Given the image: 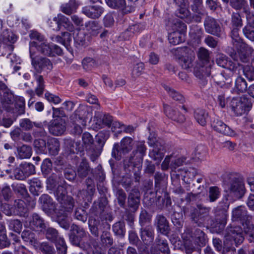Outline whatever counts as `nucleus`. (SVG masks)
<instances>
[{
  "mask_svg": "<svg viewBox=\"0 0 254 254\" xmlns=\"http://www.w3.org/2000/svg\"><path fill=\"white\" fill-rule=\"evenodd\" d=\"M29 36L33 40V41L37 43V45L33 47V53H34V49L36 48L42 54L48 56L53 57L62 55L63 51L59 46L46 43L44 37L37 31H31Z\"/></svg>",
  "mask_w": 254,
  "mask_h": 254,
  "instance_id": "1",
  "label": "nucleus"
},
{
  "mask_svg": "<svg viewBox=\"0 0 254 254\" xmlns=\"http://www.w3.org/2000/svg\"><path fill=\"white\" fill-rule=\"evenodd\" d=\"M209 210V208L197 205L196 207L190 209V217L191 221L200 227L208 226L210 220Z\"/></svg>",
  "mask_w": 254,
  "mask_h": 254,
  "instance_id": "2",
  "label": "nucleus"
},
{
  "mask_svg": "<svg viewBox=\"0 0 254 254\" xmlns=\"http://www.w3.org/2000/svg\"><path fill=\"white\" fill-rule=\"evenodd\" d=\"M36 45L37 43L35 41L30 42L29 52L32 65L38 73H41L43 71L48 72L53 68V64L50 60L47 58L34 56V53H33V47Z\"/></svg>",
  "mask_w": 254,
  "mask_h": 254,
  "instance_id": "3",
  "label": "nucleus"
},
{
  "mask_svg": "<svg viewBox=\"0 0 254 254\" xmlns=\"http://www.w3.org/2000/svg\"><path fill=\"white\" fill-rule=\"evenodd\" d=\"M3 107L7 111H10L15 107V111L17 115L24 113L25 100L23 97H17L14 99L12 94L7 93L4 95L1 101Z\"/></svg>",
  "mask_w": 254,
  "mask_h": 254,
  "instance_id": "4",
  "label": "nucleus"
},
{
  "mask_svg": "<svg viewBox=\"0 0 254 254\" xmlns=\"http://www.w3.org/2000/svg\"><path fill=\"white\" fill-rule=\"evenodd\" d=\"M186 29V24L180 21L177 20L172 24L170 28L168 29L169 42L174 45H176L184 41V32Z\"/></svg>",
  "mask_w": 254,
  "mask_h": 254,
  "instance_id": "5",
  "label": "nucleus"
},
{
  "mask_svg": "<svg viewBox=\"0 0 254 254\" xmlns=\"http://www.w3.org/2000/svg\"><path fill=\"white\" fill-rule=\"evenodd\" d=\"M66 193L65 185H59L54 192L57 200L61 204L62 207L68 212L73 208L74 201L71 196L66 195Z\"/></svg>",
  "mask_w": 254,
  "mask_h": 254,
  "instance_id": "6",
  "label": "nucleus"
},
{
  "mask_svg": "<svg viewBox=\"0 0 254 254\" xmlns=\"http://www.w3.org/2000/svg\"><path fill=\"white\" fill-rule=\"evenodd\" d=\"M133 140L130 137H125L121 142L120 147L115 144L112 150V156L117 160L121 158L122 155L126 154L132 149Z\"/></svg>",
  "mask_w": 254,
  "mask_h": 254,
  "instance_id": "7",
  "label": "nucleus"
},
{
  "mask_svg": "<svg viewBox=\"0 0 254 254\" xmlns=\"http://www.w3.org/2000/svg\"><path fill=\"white\" fill-rule=\"evenodd\" d=\"M228 189L231 194L238 198L242 197L246 192L244 182L236 178L230 181L228 184Z\"/></svg>",
  "mask_w": 254,
  "mask_h": 254,
  "instance_id": "8",
  "label": "nucleus"
},
{
  "mask_svg": "<svg viewBox=\"0 0 254 254\" xmlns=\"http://www.w3.org/2000/svg\"><path fill=\"white\" fill-rule=\"evenodd\" d=\"M54 21L55 25H50L53 30L59 31L62 26L70 32L74 30V27L70 22L69 19L61 13L54 17Z\"/></svg>",
  "mask_w": 254,
  "mask_h": 254,
  "instance_id": "9",
  "label": "nucleus"
},
{
  "mask_svg": "<svg viewBox=\"0 0 254 254\" xmlns=\"http://www.w3.org/2000/svg\"><path fill=\"white\" fill-rule=\"evenodd\" d=\"M66 130V124L62 118H56L52 120L49 125L50 132L54 135H61Z\"/></svg>",
  "mask_w": 254,
  "mask_h": 254,
  "instance_id": "10",
  "label": "nucleus"
},
{
  "mask_svg": "<svg viewBox=\"0 0 254 254\" xmlns=\"http://www.w3.org/2000/svg\"><path fill=\"white\" fill-rule=\"evenodd\" d=\"M204 26L207 33L220 36L222 31L219 24L214 18L209 16L207 17L204 21Z\"/></svg>",
  "mask_w": 254,
  "mask_h": 254,
  "instance_id": "11",
  "label": "nucleus"
},
{
  "mask_svg": "<svg viewBox=\"0 0 254 254\" xmlns=\"http://www.w3.org/2000/svg\"><path fill=\"white\" fill-rule=\"evenodd\" d=\"M211 126L215 130L223 134L230 136H234L236 135L233 129L221 121L214 120L211 123Z\"/></svg>",
  "mask_w": 254,
  "mask_h": 254,
  "instance_id": "12",
  "label": "nucleus"
},
{
  "mask_svg": "<svg viewBox=\"0 0 254 254\" xmlns=\"http://www.w3.org/2000/svg\"><path fill=\"white\" fill-rule=\"evenodd\" d=\"M148 144L150 146L153 145V148L150 151L149 155L151 158L159 163L164 157V147L158 143L153 144L151 142L150 136L148 138Z\"/></svg>",
  "mask_w": 254,
  "mask_h": 254,
  "instance_id": "13",
  "label": "nucleus"
},
{
  "mask_svg": "<svg viewBox=\"0 0 254 254\" xmlns=\"http://www.w3.org/2000/svg\"><path fill=\"white\" fill-rule=\"evenodd\" d=\"M194 74L200 79L208 77L210 74V64L197 63L194 67Z\"/></svg>",
  "mask_w": 254,
  "mask_h": 254,
  "instance_id": "14",
  "label": "nucleus"
},
{
  "mask_svg": "<svg viewBox=\"0 0 254 254\" xmlns=\"http://www.w3.org/2000/svg\"><path fill=\"white\" fill-rule=\"evenodd\" d=\"M178 8L177 16L182 19L187 18L190 12L188 9L189 2L188 0H174Z\"/></svg>",
  "mask_w": 254,
  "mask_h": 254,
  "instance_id": "15",
  "label": "nucleus"
},
{
  "mask_svg": "<svg viewBox=\"0 0 254 254\" xmlns=\"http://www.w3.org/2000/svg\"><path fill=\"white\" fill-rule=\"evenodd\" d=\"M29 227L36 231H43L47 228L44 220L37 214H33L29 221Z\"/></svg>",
  "mask_w": 254,
  "mask_h": 254,
  "instance_id": "16",
  "label": "nucleus"
},
{
  "mask_svg": "<svg viewBox=\"0 0 254 254\" xmlns=\"http://www.w3.org/2000/svg\"><path fill=\"white\" fill-rule=\"evenodd\" d=\"M109 136V131L103 129L96 135V157L101 154L105 143Z\"/></svg>",
  "mask_w": 254,
  "mask_h": 254,
  "instance_id": "17",
  "label": "nucleus"
},
{
  "mask_svg": "<svg viewBox=\"0 0 254 254\" xmlns=\"http://www.w3.org/2000/svg\"><path fill=\"white\" fill-rule=\"evenodd\" d=\"M112 118L108 114L102 112L98 113L96 115V129L109 127L112 122Z\"/></svg>",
  "mask_w": 254,
  "mask_h": 254,
  "instance_id": "18",
  "label": "nucleus"
},
{
  "mask_svg": "<svg viewBox=\"0 0 254 254\" xmlns=\"http://www.w3.org/2000/svg\"><path fill=\"white\" fill-rule=\"evenodd\" d=\"M187 56H183L180 59V64L184 69H188L192 66V62L194 60L195 56L194 52L188 49L184 50Z\"/></svg>",
  "mask_w": 254,
  "mask_h": 254,
  "instance_id": "19",
  "label": "nucleus"
},
{
  "mask_svg": "<svg viewBox=\"0 0 254 254\" xmlns=\"http://www.w3.org/2000/svg\"><path fill=\"white\" fill-rule=\"evenodd\" d=\"M19 126L24 130L26 131L32 129L34 127H35L40 130L41 135H44L45 133L44 131H42L43 125L41 123L32 122L29 119H21L19 122Z\"/></svg>",
  "mask_w": 254,
  "mask_h": 254,
  "instance_id": "20",
  "label": "nucleus"
},
{
  "mask_svg": "<svg viewBox=\"0 0 254 254\" xmlns=\"http://www.w3.org/2000/svg\"><path fill=\"white\" fill-rule=\"evenodd\" d=\"M227 239L232 238L236 245L241 244L244 239L242 229L239 227L231 228L228 231Z\"/></svg>",
  "mask_w": 254,
  "mask_h": 254,
  "instance_id": "21",
  "label": "nucleus"
},
{
  "mask_svg": "<svg viewBox=\"0 0 254 254\" xmlns=\"http://www.w3.org/2000/svg\"><path fill=\"white\" fill-rule=\"evenodd\" d=\"M237 49L239 50V55L240 60L243 63L248 62L253 52V48L246 44H242Z\"/></svg>",
  "mask_w": 254,
  "mask_h": 254,
  "instance_id": "22",
  "label": "nucleus"
},
{
  "mask_svg": "<svg viewBox=\"0 0 254 254\" xmlns=\"http://www.w3.org/2000/svg\"><path fill=\"white\" fill-rule=\"evenodd\" d=\"M164 113L167 117L179 123L183 122L185 118L183 115H177L176 112L167 105H164Z\"/></svg>",
  "mask_w": 254,
  "mask_h": 254,
  "instance_id": "23",
  "label": "nucleus"
},
{
  "mask_svg": "<svg viewBox=\"0 0 254 254\" xmlns=\"http://www.w3.org/2000/svg\"><path fill=\"white\" fill-rule=\"evenodd\" d=\"M107 5L114 9H118L123 11L124 13H127L126 10V0H105Z\"/></svg>",
  "mask_w": 254,
  "mask_h": 254,
  "instance_id": "24",
  "label": "nucleus"
},
{
  "mask_svg": "<svg viewBox=\"0 0 254 254\" xmlns=\"http://www.w3.org/2000/svg\"><path fill=\"white\" fill-rule=\"evenodd\" d=\"M157 221L158 230L163 235H167L168 233L169 228L167 220L166 218L161 215H158L156 217Z\"/></svg>",
  "mask_w": 254,
  "mask_h": 254,
  "instance_id": "25",
  "label": "nucleus"
},
{
  "mask_svg": "<svg viewBox=\"0 0 254 254\" xmlns=\"http://www.w3.org/2000/svg\"><path fill=\"white\" fill-rule=\"evenodd\" d=\"M48 153L50 155H57L60 150V143L58 140L55 138L49 139L47 143Z\"/></svg>",
  "mask_w": 254,
  "mask_h": 254,
  "instance_id": "26",
  "label": "nucleus"
},
{
  "mask_svg": "<svg viewBox=\"0 0 254 254\" xmlns=\"http://www.w3.org/2000/svg\"><path fill=\"white\" fill-rule=\"evenodd\" d=\"M247 210L244 206H239L235 208L232 211V220L238 221L245 219L247 216Z\"/></svg>",
  "mask_w": 254,
  "mask_h": 254,
  "instance_id": "27",
  "label": "nucleus"
},
{
  "mask_svg": "<svg viewBox=\"0 0 254 254\" xmlns=\"http://www.w3.org/2000/svg\"><path fill=\"white\" fill-rule=\"evenodd\" d=\"M140 202L139 192L137 190H132L130 193L128 198V203L129 207L136 209Z\"/></svg>",
  "mask_w": 254,
  "mask_h": 254,
  "instance_id": "28",
  "label": "nucleus"
},
{
  "mask_svg": "<svg viewBox=\"0 0 254 254\" xmlns=\"http://www.w3.org/2000/svg\"><path fill=\"white\" fill-rule=\"evenodd\" d=\"M21 237L23 240L29 242L35 248L39 247V243L35 238V234L30 230H24L22 232Z\"/></svg>",
  "mask_w": 254,
  "mask_h": 254,
  "instance_id": "29",
  "label": "nucleus"
},
{
  "mask_svg": "<svg viewBox=\"0 0 254 254\" xmlns=\"http://www.w3.org/2000/svg\"><path fill=\"white\" fill-rule=\"evenodd\" d=\"M232 110L237 115L243 114L245 111V107L243 103L238 99H233L231 101Z\"/></svg>",
  "mask_w": 254,
  "mask_h": 254,
  "instance_id": "30",
  "label": "nucleus"
},
{
  "mask_svg": "<svg viewBox=\"0 0 254 254\" xmlns=\"http://www.w3.org/2000/svg\"><path fill=\"white\" fill-rule=\"evenodd\" d=\"M192 241L195 245L203 246L205 244V239L204 232L200 229L195 230L193 235L191 236Z\"/></svg>",
  "mask_w": 254,
  "mask_h": 254,
  "instance_id": "31",
  "label": "nucleus"
},
{
  "mask_svg": "<svg viewBox=\"0 0 254 254\" xmlns=\"http://www.w3.org/2000/svg\"><path fill=\"white\" fill-rule=\"evenodd\" d=\"M141 239L145 245L152 242L153 240V231L150 227H145L140 232Z\"/></svg>",
  "mask_w": 254,
  "mask_h": 254,
  "instance_id": "32",
  "label": "nucleus"
},
{
  "mask_svg": "<svg viewBox=\"0 0 254 254\" xmlns=\"http://www.w3.org/2000/svg\"><path fill=\"white\" fill-rule=\"evenodd\" d=\"M194 117L196 121L201 126H205L208 120V115L204 110L197 109L195 111Z\"/></svg>",
  "mask_w": 254,
  "mask_h": 254,
  "instance_id": "33",
  "label": "nucleus"
},
{
  "mask_svg": "<svg viewBox=\"0 0 254 254\" xmlns=\"http://www.w3.org/2000/svg\"><path fill=\"white\" fill-rule=\"evenodd\" d=\"M15 210L13 213H15L20 216H25L27 213V209L24 201L21 199H18L15 201Z\"/></svg>",
  "mask_w": 254,
  "mask_h": 254,
  "instance_id": "34",
  "label": "nucleus"
},
{
  "mask_svg": "<svg viewBox=\"0 0 254 254\" xmlns=\"http://www.w3.org/2000/svg\"><path fill=\"white\" fill-rule=\"evenodd\" d=\"M32 155V149L30 146L23 145L17 148V157L21 159L29 158Z\"/></svg>",
  "mask_w": 254,
  "mask_h": 254,
  "instance_id": "35",
  "label": "nucleus"
},
{
  "mask_svg": "<svg viewBox=\"0 0 254 254\" xmlns=\"http://www.w3.org/2000/svg\"><path fill=\"white\" fill-rule=\"evenodd\" d=\"M239 28H240L232 27V30L231 33V37L232 39V42L234 45L237 48H239V46H241L242 44H245L243 42L242 39L239 37Z\"/></svg>",
  "mask_w": 254,
  "mask_h": 254,
  "instance_id": "36",
  "label": "nucleus"
},
{
  "mask_svg": "<svg viewBox=\"0 0 254 254\" xmlns=\"http://www.w3.org/2000/svg\"><path fill=\"white\" fill-rule=\"evenodd\" d=\"M197 56L199 60L198 63L208 64L209 52L206 49L202 47L200 48L197 52Z\"/></svg>",
  "mask_w": 254,
  "mask_h": 254,
  "instance_id": "37",
  "label": "nucleus"
},
{
  "mask_svg": "<svg viewBox=\"0 0 254 254\" xmlns=\"http://www.w3.org/2000/svg\"><path fill=\"white\" fill-rule=\"evenodd\" d=\"M2 41L5 44L14 43L17 40V36L11 31L6 30L2 34Z\"/></svg>",
  "mask_w": 254,
  "mask_h": 254,
  "instance_id": "38",
  "label": "nucleus"
},
{
  "mask_svg": "<svg viewBox=\"0 0 254 254\" xmlns=\"http://www.w3.org/2000/svg\"><path fill=\"white\" fill-rule=\"evenodd\" d=\"M77 4L75 0H70L69 3L62 6V11L66 14H71L76 8Z\"/></svg>",
  "mask_w": 254,
  "mask_h": 254,
  "instance_id": "39",
  "label": "nucleus"
},
{
  "mask_svg": "<svg viewBox=\"0 0 254 254\" xmlns=\"http://www.w3.org/2000/svg\"><path fill=\"white\" fill-rule=\"evenodd\" d=\"M90 172L88 163L85 160H83L80 164L77 169V174L80 177L86 176Z\"/></svg>",
  "mask_w": 254,
  "mask_h": 254,
  "instance_id": "40",
  "label": "nucleus"
},
{
  "mask_svg": "<svg viewBox=\"0 0 254 254\" xmlns=\"http://www.w3.org/2000/svg\"><path fill=\"white\" fill-rule=\"evenodd\" d=\"M34 146L38 152L40 153H47L46 143L44 139L35 140Z\"/></svg>",
  "mask_w": 254,
  "mask_h": 254,
  "instance_id": "41",
  "label": "nucleus"
},
{
  "mask_svg": "<svg viewBox=\"0 0 254 254\" xmlns=\"http://www.w3.org/2000/svg\"><path fill=\"white\" fill-rule=\"evenodd\" d=\"M157 249L164 254H169L170 251L166 240L161 238L156 240Z\"/></svg>",
  "mask_w": 254,
  "mask_h": 254,
  "instance_id": "42",
  "label": "nucleus"
},
{
  "mask_svg": "<svg viewBox=\"0 0 254 254\" xmlns=\"http://www.w3.org/2000/svg\"><path fill=\"white\" fill-rule=\"evenodd\" d=\"M164 87L174 100L180 101L181 103H183L185 101V98L182 94L177 92L176 91L171 89L170 87L166 85H165Z\"/></svg>",
  "mask_w": 254,
  "mask_h": 254,
  "instance_id": "43",
  "label": "nucleus"
},
{
  "mask_svg": "<svg viewBox=\"0 0 254 254\" xmlns=\"http://www.w3.org/2000/svg\"><path fill=\"white\" fill-rule=\"evenodd\" d=\"M135 155L136 159L142 160L143 157L145 154L146 148L144 142H138L136 144Z\"/></svg>",
  "mask_w": 254,
  "mask_h": 254,
  "instance_id": "44",
  "label": "nucleus"
},
{
  "mask_svg": "<svg viewBox=\"0 0 254 254\" xmlns=\"http://www.w3.org/2000/svg\"><path fill=\"white\" fill-rule=\"evenodd\" d=\"M143 28V25L141 23L133 24L128 28L127 30L126 31L125 34L128 35L129 36H131L133 34L139 32Z\"/></svg>",
  "mask_w": 254,
  "mask_h": 254,
  "instance_id": "45",
  "label": "nucleus"
},
{
  "mask_svg": "<svg viewBox=\"0 0 254 254\" xmlns=\"http://www.w3.org/2000/svg\"><path fill=\"white\" fill-rule=\"evenodd\" d=\"M125 223L123 221H119L113 226V230L114 233L119 236H124L125 233Z\"/></svg>",
  "mask_w": 254,
  "mask_h": 254,
  "instance_id": "46",
  "label": "nucleus"
},
{
  "mask_svg": "<svg viewBox=\"0 0 254 254\" xmlns=\"http://www.w3.org/2000/svg\"><path fill=\"white\" fill-rule=\"evenodd\" d=\"M35 79L37 82V86L35 89V92L36 94L38 96L41 95L43 92L44 89V79L41 75H35Z\"/></svg>",
  "mask_w": 254,
  "mask_h": 254,
  "instance_id": "47",
  "label": "nucleus"
},
{
  "mask_svg": "<svg viewBox=\"0 0 254 254\" xmlns=\"http://www.w3.org/2000/svg\"><path fill=\"white\" fill-rule=\"evenodd\" d=\"M54 242L55 243L57 249L59 251V253L61 254H66V246L63 238L59 237L57 240L55 241Z\"/></svg>",
  "mask_w": 254,
  "mask_h": 254,
  "instance_id": "48",
  "label": "nucleus"
},
{
  "mask_svg": "<svg viewBox=\"0 0 254 254\" xmlns=\"http://www.w3.org/2000/svg\"><path fill=\"white\" fill-rule=\"evenodd\" d=\"M192 4L191 5V9L198 14H203L202 0H190Z\"/></svg>",
  "mask_w": 254,
  "mask_h": 254,
  "instance_id": "49",
  "label": "nucleus"
},
{
  "mask_svg": "<svg viewBox=\"0 0 254 254\" xmlns=\"http://www.w3.org/2000/svg\"><path fill=\"white\" fill-rule=\"evenodd\" d=\"M235 86L238 91L243 92L247 89V83L244 78L238 77L236 79Z\"/></svg>",
  "mask_w": 254,
  "mask_h": 254,
  "instance_id": "50",
  "label": "nucleus"
},
{
  "mask_svg": "<svg viewBox=\"0 0 254 254\" xmlns=\"http://www.w3.org/2000/svg\"><path fill=\"white\" fill-rule=\"evenodd\" d=\"M95 60L91 58H85L82 62L83 68L86 71L91 70L94 67Z\"/></svg>",
  "mask_w": 254,
  "mask_h": 254,
  "instance_id": "51",
  "label": "nucleus"
},
{
  "mask_svg": "<svg viewBox=\"0 0 254 254\" xmlns=\"http://www.w3.org/2000/svg\"><path fill=\"white\" fill-rule=\"evenodd\" d=\"M220 194L219 189L217 187H211L209 188V198L211 202H213L218 198Z\"/></svg>",
  "mask_w": 254,
  "mask_h": 254,
  "instance_id": "52",
  "label": "nucleus"
},
{
  "mask_svg": "<svg viewBox=\"0 0 254 254\" xmlns=\"http://www.w3.org/2000/svg\"><path fill=\"white\" fill-rule=\"evenodd\" d=\"M57 221L61 227L68 229L70 226V219L67 217L66 214L64 216H58Z\"/></svg>",
  "mask_w": 254,
  "mask_h": 254,
  "instance_id": "53",
  "label": "nucleus"
},
{
  "mask_svg": "<svg viewBox=\"0 0 254 254\" xmlns=\"http://www.w3.org/2000/svg\"><path fill=\"white\" fill-rule=\"evenodd\" d=\"M8 226L9 229L19 233L22 229V225L19 220L16 219L9 221Z\"/></svg>",
  "mask_w": 254,
  "mask_h": 254,
  "instance_id": "54",
  "label": "nucleus"
},
{
  "mask_svg": "<svg viewBox=\"0 0 254 254\" xmlns=\"http://www.w3.org/2000/svg\"><path fill=\"white\" fill-rule=\"evenodd\" d=\"M74 217L78 220L85 222L87 220V213L83 208H78L75 211Z\"/></svg>",
  "mask_w": 254,
  "mask_h": 254,
  "instance_id": "55",
  "label": "nucleus"
},
{
  "mask_svg": "<svg viewBox=\"0 0 254 254\" xmlns=\"http://www.w3.org/2000/svg\"><path fill=\"white\" fill-rule=\"evenodd\" d=\"M85 126V122L80 118H78V119L73 124V131L76 134H81L83 131L82 127Z\"/></svg>",
  "mask_w": 254,
  "mask_h": 254,
  "instance_id": "56",
  "label": "nucleus"
},
{
  "mask_svg": "<svg viewBox=\"0 0 254 254\" xmlns=\"http://www.w3.org/2000/svg\"><path fill=\"white\" fill-rule=\"evenodd\" d=\"M144 69V64L142 63H138L134 65L132 70V76L135 78L140 76Z\"/></svg>",
  "mask_w": 254,
  "mask_h": 254,
  "instance_id": "57",
  "label": "nucleus"
},
{
  "mask_svg": "<svg viewBox=\"0 0 254 254\" xmlns=\"http://www.w3.org/2000/svg\"><path fill=\"white\" fill-rule=\"evenodd\" d=\"M46 229V237L48 239L54 242L59 237L57 231L53 228H48Z\"/></svg>",
  "mask_w": 254,
  "mask_h": 254,
  "instance_id": "58",
  "label": "nucleus"
},
{
  "mask_svg": "<svg viewBox=\"0 0 254 254\" xmlns=\"http://www.w3.org/2000/svg\"><path fill=\"white\" fill-rule=\"evenodd\" d=\"M230 4L236 9L243 8L246 12H247L246 7V1L245 0H231Z\"/></svg>",
  "mask_w": 254,
  "mask_h": 254,
  "instance_id": "59",
  "label": "nucleus"
},
{
  "mask_svg": "<svg viewBox=\"0 0 254 254\" xmlns=\"http://www.w3.org/2000/svg\"><path fill=\"white\" fill-rule=\"evenodd\" d=\"M21 168L23 170L26 178L35 173V166L30 163H26L22 165Z\"/></svg>",
  "mask_w": 254,
  "mask_h": 254,
  "instance_id": "60",
  "label": "nucleus"
},
{
  "mask_svg": "<svg viewBox=\"0 0 254 254\" xmlns=\"http://www.w3.org/2000/svg\"><path fill=\"white\" fill-rule=\"evenodd\" d=\"M14 191L20 194L23 197H26L28 195V192L24 185L19 184L14 187Z\"/></svg>",
  "mask_w": 254,
  "mask_h": 254,
  "instance_id": "61",
  "label": "nucleus"
},
{
  "mask_svg": "<svg viewBox=\"0 0 254 254\" xmlns=\"http://www.w3.org/2000/svg\"><path fill=\"white\" fill-rule=\"evenodd\" d=\"M116 196L119 205L123 207L126 200V194L123 190L119 189L116 191Z\"/></svg>",
  "mask_w": 254,
  "mask_h": 254,
  "instance_id": "62",
  "label": "nucleus"
},
{
  "mask_svg": "<svg viewBox=\"0 0 254 254\" xmlns=\"http://www.w3.org/2000/svg\"><path fill=\"white\" fill-rule=\"evenodd\" d=\"M246 225V227H244V232L247 236L249 237V241L251 242L254 239V225L250 224H247Z\"/></svg>",
  "mask_w": 254,
  "mask_h": 254,
  "instance_id": "63",
  "label": "nucleus"
},
{
  "mask_svg": "<svg viewBox=\"0 0 254 254\" xmlns=\"http://www.w3.org/2000/svg\"><path fill=\"white\" fill-rule=\"evenodd\" d=\"M232 27L240 28L242 25V20L238 13H233L232 16Z\"/></svg>",
  "mask_w": 254,
  "mask_h": 254,
  "instance_id": "64",
  "label": "nucleus"
}]
</instances>
